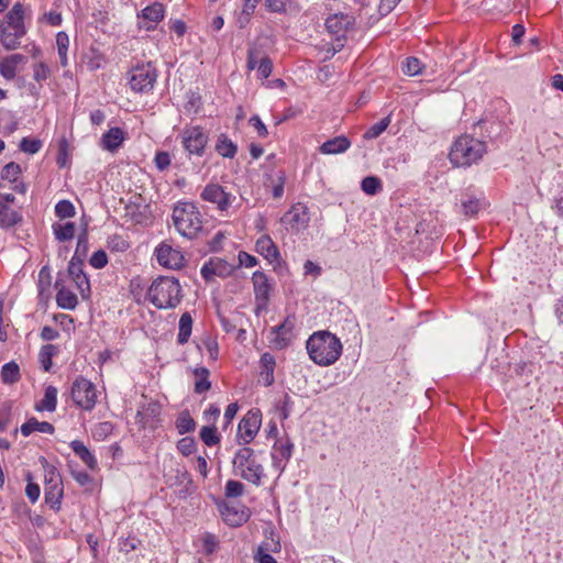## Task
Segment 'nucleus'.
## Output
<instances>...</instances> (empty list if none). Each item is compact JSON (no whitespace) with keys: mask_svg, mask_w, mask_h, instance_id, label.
I'll return each mask as SVG.
<instances>
[{"mask_svg":"<svg viewBox=\"0 0 563 563\" xmlns=\"http://www.w3.org/2000/svg\"><path fill=\"white\" fill-rule=\"evenodd\" d=\"M309 357L319 366L334 364L342 354L340 339L329 331H317L306 342Z\"/></svg>","mask_w":563,"mask_h":563,"instance_id":"f257e3e1","label":"nucleus"},{"mask_svg":"<svg viewBox=\"0 0 563 563\" xmlns=\"http://www.w3.org/2000/svg\"><path fill=\"white\" fill-rule=\"evenodd\" d=\"M486 152L487 145L484 141L463 134L453 142L449 159L456 167H470L477 164Z\"/></svg>","mask_w":563,"mask_h":563,"instance_id":"f03ea898","label":"nucleus"},{"mask_svg":"<svg viewBox=\"0 0 563 563\" xmlns=\"http://www.w3.org/2000/svg\"><path fill=\"white\" fill-rule=\"evenodd\" d=\"M147 298L157 309L177 307L183 298L178 279L169 276L157 277L147 290Z\"/></svg>","mask_w":563,"mask_h":563,"instance_id":"7ed1b4c3","label":"nucleus"},{"mask_svg":"<svg viewBox=\"0 0 563 563\" xmlns=\"http://www.w3.org/2000/svg\"><path fill=\"white\" fill-rule=\"evenodd\" d=\"M261 453H256L249 446L236 450L232 460L234 474L255 486H260L265 476L264 466L258 460Z\"/></svg>","mask_w":563,"mask_h":563,"instance_id":"20e7f679","label":"nucleus"},{"mask_svg":"<svg viewBox=\"0 0 563 563\" xmlns=\"http://www.w3.org/2000/svg\"><path fill=\"white\" fill-rule=\"evenodd\" d=\"M173 222L179 234L194 239L202 229L201 213L192 202H179L173 209Z\"/></svg>","mask_w":563,"mask_h":563,"instance_id":"39448f33","label":"nucleus"},{"mask_svg":"<svg viewBox=\"0 0 563 563\" xmlns=\"http://www.w3.org/2000/svg\"><path fill=\"white\" fill-rule=\"evenodd\" d=\"M44 497L45 503L54 510L60 509L62 498L64 496L63 481L57 468L46 461L44 463Z\"/></svg>","mask_w":563,"mask_h":563,"instance_id":"423d86ee","label":"nucleus"},{"mask_svg":"<svg viewBox=\"0 0 563 563\" xmlns=\"http://www.w3.org/2000/svg\"><path fill=\"white\" fill-rule=\"evenodd\" d=\"M71 399L84 410H91L97 402L95 385L82 376L75 379L71 386Z\"/></svg>","mask_w":563,"mask_h":563,"instance_id":"0eeeda50","label":"nucleus"},{"mask_svg":"<svg viewBox=\"0 0 563 563\" xmlns=\"http://www.w3.org/2000/svg\"><path fill=\"white\" fill-rule=\"evenodd\" d=\"M31 18V9L21 2H15L4 16L1 25L3 34L12 30V35H25V21Z\"/></svg>","mask_w":563,"mask_h":563,"instance_id":"6e6552de","label":"nucleus"},{"mask_svg":"<svg viewBox=\"0 0 563 563\" xmlns=\"http://www.w3.org/2000/svg\"><path fill=\"white\" fill-rule=\"evenodd\" d=\"M262 424V413L258 409L249 410L238 427L236 439L240 444L246 446L257 434Z\"/></svg>","mask_w":563,"mask_h":563,"instance_id":"1a4fd4ad","label":"nucleus"},{"mask_svg":"<svg viewBox=\"0 0 563 563\" xmlns=\"http://www.w3.org/2000/svg\"><path fill=\"white\" fill-rule=\"evenodd\" d=\"M181 140L189 155L202 156L208 143V134L201 126H189L183 130Z\"/></svg>","mask_w":563,"mask_h":563,"instance_id":"9d476101","label":"nucleus"},{"mask_svg":"<svg viewBox=\"0 0 563 563\" xmlns=\"http://www.w3.org/2000/svg\"><path fill=\"white\" fill-rule=\"evenodd\" d=\"M200 197L203 201L216 205L219 211H227L236 199L234 195L214 183L208 184L202 189Z\"/></svg>","mask_w":563,"mask_h":563,"instance_id":"9b49d317","label":"nucleus"},{"mask_svg":"<svg viewBox=\"0 0 563 563\" xmlns=\"http://www.w3.org/2000/svg\"><path fill=\"white\" fill-rule=\"evenodd\" d=\"M156 78V69L151 64L140 66L132 70L130 86L136 92H147L153 89Z\"/></svg>","mask_w":563,"mask_h":563,"instance_id":"f8f14e48","label":"nucleus"},{"mask_svg":"<svg viewBox=\"0 0 563 563\" xmlns=\"http://www.w3.org/2000/svg\"><path fill=\"white\" fill-rule=\"evenodd\" d=\"M296 327V318L295 316H288L286 319L278 325L272 328L271 335H269V342L271 344L277 349L283 350L287 347L295 334L294 329Z\"/></svg>","mask_w":563,"mask_h":563,"instance_id":"ddd939ff","label":"nucleus"},{"mask_svg":"<svg viewBox=\"0 0 563 563\" xmlns=\"http://www.w3.org/2000/svg\"><path fill=\"white\" fill-rule=\"evenodd\" d=\"M252 283L254 288L256 313L258 314L261 311L267 309L273 286L267 275L261 271L253 273Z\"/></svg>","mask_w":563,"mask_h":563,"instance_id":"4468645a","label":"nucleus"},{"mask_svg":"<svg viewBox=\"0 0 563 563\" xmlns=\"http://www.w3.org/2000/svg\"><path fill=\"white\" fill-rule=\"evenodd\" d=\"M280 222L289 225L291 231H302L310 222L309 208L305 203L297 202L282 217Z\"/></svg>","mask_w":563,"mask_h":563,"instance_id":"2eb2a0df","label":"nucleus"},{"mask_svg":"<svg viewBox=\"0 0 563 563\" xmlns=\"http://www.w3.org/2000/svg\"><path fill=\"white\" fill-rule=\"evenodd\" d=\"M165 9L159 2H154L144 8L137 14V23L141 30L146 32L154 31L158 22L164 18Z\"/></svg>","mask_w":563,"mask_h":563,"instance_id":"dca6fc26","label":"nucleus"},{"mask_svg":"<svg viewBox=\"0 0 563 563\" xmlns=\"http://www.w3.org/2000/svg\"><path fill=\"white\" fill-rule=\"evenodd\" d=\"M324 25L331 35H345L355 31V19L347 13H334L325 19Z\"/></svg>","mask_w":563,"mask_h":563,"instance_id":"f3484780","label":"nucleus"},{"mask_svg":"<svg viewBox=\"0 0 563 563\" xmlns=\"http://www.w3.org/2000/svg\"><path fill=\"white\" fill-rule=\"evenodd\" d=\"M157 262L170 269H179L185 264L184 255L180 251L173 249L166 243H161L155 250Z\"/></svg>","mask_w":563,"mask_h":563,"instance_id":"a211bd4d","label":"nucleus"},{"mask_svg":"<svg viewBox=\"0 0 563 563\" xmlns=\"http://www.w3.org/2000/svg\"><path fill=\"white\" fill-rule=\"evenodd\" d=\"M294 444L289 439L276 440L273 445L272 455V466L278 471L279 475L285 471L288 461L292 454Z\"/></svg>","mask_w":563,"mask_h":563,"instance_id":"6ab92c4d","label":"nucleus"},{"mask_svg":"<svg viewBox=\"0 0 563 563\" xmlns=\"http://www.w3.org/2000/svg\"><path fill=\"white\" fill-rule=\"evenodd\" d=\"M234 266L221 258H211L205 263L200 269V274L206 282H210L214 276H229Z\"/></svg>","mask_w":563,"mask_h":563,"instance_id":"aec40b11","label":"nucleus"},{"mask_svg":"<svg viewBox=\"0 0 563 563\" xmlns=\"http://www.w3.org/2000/svg\"><path fill=\"white\" fill-rule=\"evenodd\" d=\"M522 38L523 37H511L508 42L507 41H504L503 43H499L498 44V53L500 56H510L511 58H517V57H520L522 55H526L528 53H530L533 48H538L539 46V38L538 37H531L530 41H529V46L530 48L527 51V52H522V53H514L512 54V49L519 47L522 45Z\"/></svg>","mask_w":563,"mask_h":563,"instance_id":"412c9836","label":"nucleus"},{"mask_svg":"<svg viewBox=\"0 0 563 563\" xmlns=\"http://www.w3.org/2000/svg\"><path fill=\"white\" fill-rule=\"evenodd\" d=\"M346 37H331V41L321 38L318 43L312 44L322 60L330 59L335 53L345 46Z\"/></svg>","mask_w":563,"mask_h":563,"instance_id":"4be33fe9","label":"nucleus"},{"mask_svg":"<svg viewBox=\"0 0 563 563\" xmlns=\"http://www.w3.org/2000/svg\"><path fill=\"white\" fill-rule=\"evenodd\" d=\"M84 262L82 261H73L70 260L68 265V274L76 283L77 288L84 294L86 290H90V284L87 275L84 272Z\"/></svg>","mask_w":563,"mask_h":563,"instance_id":"5701e85b","label":"nucleus"},{"mask_svg":"<svg viewBox=\"0 0 563 563\" xmlns=\"http://www.w3.org/2000/svg\"><path fill=\"white\" fill-rule=\"evenodd\" d=\"M25 60L26 58L22 54L7 56L0 62V75L7 80H12L16 75L18 66Z\"/></svg>","mask_w":563,"mask_h":563,"instance_id":"b1692460","label":"nucleus"},{"mask_svg":"<svg viewBox=\"0 0 563 563\" xmlns=\"http://www.w3.org/2000/svg\"><path fill=\"white\" fill-rule=\"evenodd\" d=\"M350 146V140L344 135H339L322 143L319 151L325 155H333L344 153Z\"/></svg>","mask_w":563,"mask_h":563,"instance_id":"393cba45","label":"nucleus"},{"mask_svg":"<svg viewBox=\"0 0 563 563\" xmlns=\"http://www.w3.org/2000/svg\"><path fill=\"white\" fill-rule=\"evenodd\" d=\"M256 251L258 254L264 256L271 263L277 261L279 258V251L276 244L273 242L271 236L262 235L255 244Z\"/></svg>","mask_w":563,"mask_h":563,"instance_id":"a878e982","label":"nucleus"},{"mask_svg":"<svg viewBox=\"0 0 563 563\" xmlns=\"http://www.w3.org/2000/svg\"><path fill=\"white\" fill-rule=\"evenodd\" d=\"M57 306L62 309L73 310L76 308L78 300L74 292L67 290L60 280L55 282Z\"/></svg>","mask_w":563,"mask_h":563,"instance_id":"bb28decb","label":"nucleus"},{"mask_svg":"<svg viewBox=\"0 0 563 563\" xmlns=\"http://www.w3.org/2000/svg\"><path fill=\"white\" fill-rule=\"evenodd\" d=\"M20 431L24 437L31 435L34 431L53 434L55 432V428L47 421H38L36 418L31 417L21 426Z\"/></svg>","mask_w":563,"mask_h":563,"instance_id":"cd10ccee","label":"nucleus"},{"mask_svg":"<svg viewBox=\"0 0 563 563\" xmlns=\"http://www.w3.org/2000/svg\"><path fill=\"white\" fill-rule=\"evenodd\" d=\"M124 140V132L120 128H111L102 135L101 146L109 152H115Z\"/></svg>","mask_w":563,"mask_h":563,"instance_id":"c85d7f7f","label":"nucleus"},{"mask_svg":"<svg viewBox=\"0 0 563 563\" xmlns=\"http://www.w3.org/2000/svg\"><path fill=\"white\" fill-rule=\"evenodd\" d=\"M22 221V214L0 200V227L9 229Z\"/></svg>","mask_w":563,"mask_h":563,"instance_id":"c756f323","label":"nucleus"},{"mask_svg":"<svg viewBox=\"0 0 563 563\" xmlns=\"http://www.w3.org/2000/svg\"><path fill=\"white\" fill-rule=\"evenodd\" d=\"M70 448L74 453L90 468L97 467V459L89 451V449L80 440H74L70 442Z\"/></svg>","mask_w":563,"mask_h":563,"instance_id":"7c9ffc66","label":"nucleus"},{"mask_svg":"<svg viewBox=\"0 0 563 563\" xmlns=\"http://www.w3.org/2000/svg\"><path fill=\"white\" fill-rule=\"evenodd\" d=\"M57 394L58 390L54 386H47L44 391L43 399L35 405L36 411H49L53 412L57 406Z\"/></svg>","mask_w":563,"mask_h":563,"instance_id":"2f4dec72","label":"nucleus"},{"mask_svg":"<svg viewBox=\"0 0 563 563\" xmlns=\"http://www.w3.org/2000/svg\"><path fill=\"white\" fill-rule=\"evenodd\" d=\"M264 536L265 539L260 543L257 550L279 553L282 551L279 536L273 529H266Z\"/></svg>","mask_w":563,"mask_h":563,"instance_id":"473e14b6","label":"nucleus"},{"mask_svg":"<svg viewBox=\"0 0 563 563\" xmlns=\"http://www.w3.org/2000/svg\"><path fill=\"white\" fill-rule=\"evenodd\" d=\"M216 151L219 155L227 158H233L236 154L238 147L236 145L229 139V136L224 133L220 134L217 143Z\"/></svg>","mask_w":563,"mask_h":563,"instance_id":"72a5a7b5","label":"nucleus"},{"mask_svg":"<svg viewBox=\"0 0 563 563\" xmlns=\"http://www.w3.org/2000/svg\"><path fill=\"white\" fill-rule=\"evenodd\" d=\"M192 318L189 312H184L179 319V331L177 335V342L180 345L186 344L189 341L192 330Z\"/></svg>","mask_w":563,"mask_h":563,"instance_id":"f704fd0d","label":"nucleus"},{"mask_svg":"<svg viewBox=\"0 0 563 563\" xmlns=\"http://www.w3.org/2000/svg\"><path fill=\"white\" fill-rule=\"evenodd\" d=\"M261 57H268L264 46L258 42L255 41L251 43L247 52V60H246V67L249 70H253L257 66V62L261 60Z\"/></svg>","mask_w":563,"mask_h":563,"instance_id":"c9c22d12","label":"nucleus"},{"mask_svg":"<svg viewBox=\"0 0 563 563\" xmlns=\"http://www.w3.org/2000/svg\"><path fill=\"white\" fill-rule=\"evenodd\" d=\"M75 224L73 222L53 224L55 239L59 242L70 241L75 236Z\"/></svg>","mask_w":563,"mask_h":563,"instance_id":"e433bc0d","label":"nucleus"},{"mask_svg":"<svg viewBox=\"0 0 563 563\" xmlns=\"http://www.w3.org/2000/svg\"><path fill=\"white\" fill-rule=\"evenodd\" d=\"M57 346L53 344H46L41 347L38 352V362L41 363V366L45 372L51 371L53 366L52 358L57 353Z\"/></svg>","mask_w":563,"mask_h":563,"instance_id":"4c0bfd02","label":"nucleus"},{"mask_svg":"<svg viewBox=\"0 0 563 563\" xmlns=\"http://www.w3.org/2000/svg\"><path fill=\"white\" fill-rule=\"evenodd\" d=\"M195 376L199 379L195 383V393L202 394L211 388V382L209 380V369L206 367H197L194 371Z\"/></svg>","mask_w":563,"mask_h":563,"instance_id":"58836bf2","label":"nucleus"},{"mask_svg":"<svg viewBox=\"0 0 563 563\" xmlns=\"http://www.w3.org/2000/svg\"><path fill=\"white\" fill-rule=\"evenodd\" d=\"M1 378L4 384H14L20 379V367L11 361L5 363L1 368Z\"/></svg>","mask_w":563,"mask_h":563,"instance_id":"ea45409f","label":"nucleus"},{"mask_svg":"<svg viewBox=\"0 0 563 563\" xmlns=\"http://www.w3.org/2000/svg\"><path fill=\"white\" fill-rule=\"evenodd\" d=\"M176 428H177V431L179 434H186V433L195 431L196 422L190 417V415L187 410L179 413V416L176 420Z\"/></svg>","mask_w":563,"mask_h":563,"instance_id":"a19ab883","label":"nucleus"},{"mask_svg":"<svg viewBox=\"0 0 563 563\" xmlns=\"http://www.w3.org/2000/svg\"><path fill=\"white\" fill-rule=\"evenodd\" d=\"M199 435L201 441L208 446H213L220 442V435L218 434L217 427L213 424L202 427Z\"/></svg>","mask_w":563,"mask_h":563,"instance_id":"79ce46f5","label":"nucleus"},{"mask_svg":"<svg viewBox=\"0 0 563 563\" xmlns=\"http://www.w3.org/2000/svg\"><path fill=\"white\" fill-rule=\"evenodd\" d=\"M88 252V235L87 232L84 231L77 238V245L75 253L71 257L73 261H82L85 260Z\"/></svg>","mask_w":563,"mask_h":563,"instance_id":"37998d69","label":"nucleus"},{"mask_svg":"<svg viewBox=\"0 0 563 563\" xmlns=\"http://www.w3.org/2000/svg\"><path fill=\"white\" fill-rule=\"evenodd\" d=\"M22 173L21 166L14 162L5 164L1 169V178L10 183H16L18 177Z\"/></svg>","mask_w":563,"mask_h":563,"instance_id":"c03bdc74","label":"nucleus"},{"mask_svg":"<svg viewBox=\"0 0 563 563\" xmlns=\"http://www.w3.org/2000/svg\"><path fill=\"white\" fill-rule=\"evenodd\" d=\"M390 117L387 115L383 118L379 122L373 124L364 134V137L367 140H373L378 137L389 125Z\"/></svg>","mask_w":563,"mask_h":563,"instance_id":"a18cd8bd","label":"nucleus"},{"mask_svg":"<svg viewBox=\"0 0 563 563\" xmlns=\"http://www.w3.org/2000/svg\"><path fill=\"white\" fill-rule=\"evenodd\" d=\"M361 188L367 195H375L382 189V183L375 176H366L361 183Z\"/></svg>","mask_w":563,"mask_h":563,"instance_id":"49530a36","label":"nucleus"},{"mask_svg":"<svg viewBox=\"0 0 563 563\" xmlns=\"http://www.w3.org/2000/svg\"><path fill=\"white\" fill-rule=\"evenodd\" d=\"M55 213L60 219H67L75 216V207L69 200H60L55 206Z\"/></svg>","mask_w":563,"mask_h":563,"instance_id":"de8ad7c7","label":"nucleus"},{"mask_svg":"<svg viewBox=\"0 0 563 563\" xmlns=\"http://www.w3.org/2000/svg\"><path fill=\"white\" fill-rule=\"evenodd\" d=\"M462 212L467 217H474L481 209V201L477 198L468 197L461 203Z\"/></svg>","mask_w":563,"mask_h":563,"instance_id":"09e8293b","label":"nucleus"},{"mask_svg":"<svg viewBox=\"0 0 563 563\" xmlns=\"http://www.w3.org/2000/svg\"><path fill=\"white\" fill-rule=\"evenodd\" d=\"M113 432V424L109 421L99 422L92 429V435L96 440H104Z\"/></svg>","mask_w":563,"mask_h":563,"instance_id":"8fccbe9b","label":"nucleus"},{"mask_svg":"<svg viewBox=\"0 0 563 563\" xmlns=\"http://www.w3.org/2000/svg\"><path fill=\"white\" fill-rule=\"evenodd\" d=\"M19 147L22 152L33 155L41 150L42 142L37 139L23 137Z\"/></svg>","mask_w":563,"mask_h":563,"instance_id":"3c124183","label":"nucleus"},{"mask_svg":"<svg viewBox=\"0 0 563 563\" xmlns=\"http://www.w3.org/2000/svg\"><path fill=\"white\" fill-rule=\"evenodd\" d=\"M196 441L191 437H185L177 442V449L184 456H189L196 451Z\"/></svg>","mask_w":563,"mask_h":563,"instance_id":"603ef678","label":"nucleus"},{"mask_svg":"<svg viewBox=\"0 0 563 563\" xmlns=\"http://www.w3.org/2000/svg\"><path fill=\"white\" fill-rule=\"evenodd\" d=\"M244 492V485L239 481L230 479L225 484V496L228 498L240 497Z\"/></svg>","mask_w":563,"mask_h":563,"instance_id":"864d4df0","label":"nucleus"},{"mask_svg":"<svg viewBox=\"0 0 563 563\" xmlns=\"http://www.w3.org/2000/svg\"><path fill=\"white\" fill-rule=\"evenodd\" d=\"M422 70L421 62L416 57H408L404 66V73L409 76L419 75Z\"/></svg>","mask_w":563,"mask_h":563,"instance_id":"5fc2aeb1","label":"nucleus"},{"mask_svg":"<svg viewBox=\"0 0 563 563\" xmlns=\"http://www.w3.org/2000/svg\"><path fill=\"white\" fill-rule=\"evenodd\" d=\"M256 4L251 2L250 0H244V4L241 13L238 16V23L243 26L249 22L250 16L253 14Z\"/></svg>","mask_w":563,"mask_h":563,"instance_id":"6e6d98bb","label":"nucleus"},{"mask_svg":"<svg viewBox=\"0 0 563 563\" xmlns=\"http://www.w3.org/2000/svg\"><path fill=\"white\" fill-rule=\"evenodd\" d=\"M258 76L263 79H266L271 76L273 70V63L269 57H261V60L257 62L256 66Z\"/></svg>","mask_w":563,"mask_h":563,"instance_id":"4d7b16f0","label":"nucleus"},{"mask_svg":"<svg viewBox=\"0 0 563 563\" xmlns=\"http://www.w3.org/2000/svg\"><path fill=\"white\" fill-rule=\"evenodd\" d=\"M261 365L263 369L266 372V374L271 376V380L268 382V384H272L274 380L273 373L275 367V357L269 353H264L261 356Z\"/></svg>","mask_w":563,"mask_h":563,"instance_id":"13d9d810","label":"nucleus"},{"mask_svg":"<svg viewBox=\"0 0 563 563\" xmlns=\"http://www.w3.org/2000/svg\"><path fill=\"white\" fill-rule=\"evenodd\" d=\"M89 264L97 269L103 268L108 264V255L103 250L96 251L90 260Z\"/></svg>","mask_w":563,"mask_h":563,"instance_id":"bf43d9fd","label":"nucleus"},{"mask_svg":"<svg viewBox=\"0 0 563 563\" xmlns=\"http://www.w3.org/2000/svg\"><path fill=\"white\" fill-rule=\"evenodd\" d=\"M38 22L41 24H47L52 26H58L62 23V14L57 11H49L44 13Z\"/></svg>","mask_w":563,"mask_h":563,"instance_id":"052dcab7","label":"nucleus"},{"mask_svg":"<svg viewBox=\"0 0 563 563\" xmlns=\"http://www.w3.org/2000/svg\"><path fill=\"white\" fill-rule=\"evenodd\" d=\"M33 78L36 81H43L46 80L51 76V69L49 67L44 63H37L33 67Z\"/></svg>","mask_w":563,"mask_h":563,"instance_id":"680f3d73","label":"nucleus"},{"mask_svg":"<svg viewBox=\"0 0 563 563\" xmlns=\"http://www.w3.org/2000/svg\"><path fill=\"white\" fill-rule=\"evenodd\" d=\"M69 44V37H57L58 55L60 57V64L67 65V49Z\"/></svg>","mask_w":563,"mask_h":563,"instance_id":"e2e57ef3","label":"nucleus"},{"mask_svg":"<svg viewBox=\"0 0 563 563\" xmlns=\"http://www.w3.org/2000/svg\"><path fill=\"white\" fill-rule=\"evenodd\" d=\"M249 123L256 130L257 134L261 137H266L268 135V131L266 125L262 122L258 115H252L249 120Z\"/></svg>","mask_w":563,"mask_h":563,"instance_id":"0e129e2a","label":"nucleus"},{"mask_svg":"<svg viewBox=\"0 0 563 563\" xmlns=\"http://www.w3.org/2000/svg\"><path fill=\"white\" fill-rule=\"evenodd\" d=\"M290 0H265L266 7L272 12L282 13L287 9Z\"/></svg>","mask_w":563,"mask_h":563,"instance_id":"69168bd1","label":"nucleus"},{"mask_svg":"<svg viewBox=\"0 0 563 563\" xmlns=\"http://www.w3.org/2000/svg\"><path fill=\"white\" fill-rule=\"evenodd\" d=\"M239 265L244 267H253L257 264V258L244 251H241L238 255Z\"/></svg>","mask_w":563,"mask_h":563,"instance_id":"338daca9","label":"nucleus"},{"mask_svg":"<svg viewBox=\"0 0 563 563\" xmlns=\"http://www.w3.org/2000/svg\"><path fill=\"white\" fill-rule=\"evenodd\" d=\"M271 553L272 552H265L256 549L253 554V559L256 563H277Z\"/></svg>","mask_w":563,"mask_h":563,"instance_id":"774afa93","label":"nucleus"}]
</instances>
